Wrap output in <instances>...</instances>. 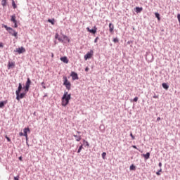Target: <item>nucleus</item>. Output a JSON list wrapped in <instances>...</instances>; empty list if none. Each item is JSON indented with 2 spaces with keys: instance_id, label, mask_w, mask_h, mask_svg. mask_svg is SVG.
<instances>
[{
  "instance_id": "obj_1",
  "label": "nucleus",
  "mask_w": 180,
  "mask_h": 180,
  "mask_svg": "<svg viewBox=\"0 0 180 180\" xmlns=\"http://www.w3.org/2000/svg\"><path fill=\"white\" fill-rule=\"evenodd\" d=\"M71 101V94H68V91H65L64 94L61 98V105L65 108Z\"/></svg>"
},
{
  "instance_id": "obj_9",
  "label": "nucleus",
  "mask_w": 180,
  "mask_h": 180,
  "mask_svg": "<svg viewBox=\"0 0 180 180\" xmlns=\"http://www.w3.org/2000/svg\"><path fill=\"white\" fill-rule=\"evenodd\" d=\"M70 77H72V81H76V79H79V77H78V73L75 72H71Z\"/></svg>"
},
{
  "instance_id": "obj_20",
  "label": "nucleus",
  "mask_w": 180,
  "mask_h": 180,
  "mask_svg": "<svg viewBox=\"0 0 180 180\" xmlns=\"http://www.w3.org/2000/svg\"><path fill=\"white\" fill-rule=\"evenodd\" d=\"M162 86L164 89H165L166 91H168V89H169V85H168L167 83H162Z\"/></svg>"
},
{
  "instance_id": "obj_34",
  "label": "nucleus",
  "mask_w": 180,
  "mask_h": 180,
  "mask_svg": "<svg viewBox=\"0 0 180 180\" xmlns=\"http://www.w3.org/2000/svg\"><path fill=\"white\" fill-rule=\"evenodd\" d=\"M129 136H130V137H131V140H135L136 139V137H134L132 132L130 133Z\"/></svg>"
},
{
  "instance_id": "obj_58",
  "label": "nucleus",
  "mask_w": 180,
  "mask_h": 180,
  "mask_svg": "<svg viewBox=\"0 0 180 180\" xmlns=\"http://www.w3.org/2000/svg\"><path fill=\"white\" fill-rule=\"evenodd\" d=\"M54 43H55V44H57V41H55Z\"/></svg>"
},
{
  "instance_id": "obj_2",
  "label": "nucleus",
  "mask_w": 180,
  "mask_h": 180,
  "mask_svg": "<svg viewBox=\"0 0 180 180\" xmlns=\"http://www.w3.org/2000/svg\"><path fill=\"white\" fill-rule=\"evenodd\" d=\"M2 27H4L7 32H8L9 34H11V36H13L14 37H18V32H16L15 30H13L11 27H8L6 25H2Z\"/></svg>"
},
{
  "instance_id": "obj_32",
  "label": "nucleus",
  "mask_w": 180,
  "mask_h": 180,
  "mask_svg": "<svg viewBox=\"0 0 180 180\" xmlns=\"http://www.w3.org/2000/svg\"><path fill=\"white\" fill-rule=\"evenodd\" d=\"M160 172H162V169H161V168L156 172V175L160 176V175H161Z\"/></svg>"
},
{
  "instance_id": "obj_35",
  "label": "nucleus",
  "mask_w": 180,
  "mask_h": 180,
  "mask_svg": "<svg viewBox=\"0 0 180 180\" xmlns=\"http://www.w3.org/2000/svg\"><path fill=\"white\" fill-rule=\"evenodd\" d=\"M127 44L130 45V47H133V46H131V44H133V41H128L127 42Z\"/></svg>"
},
{
  "instance_id": "obj_16",
  "label": "nucleus",
  "mask_w": 180,
  "mask_h": 180,
  "mask_svg": "<svg viewBox=\"0 0 180 180\" xmlns=\"http://www.w3.org/2000/svg\"><path fill=\"white\" fill-rule=\"evenodd\" d=\"M114 29H115V25H113V23H112V22L109 23V31H110V33H113Z\"/></svg>"
},
{
  "instance_id": "obj_37",
  "label": "nucleus",
  "mask_w": 180,
  "mask_h": 180,
  "mask_svg": "<svg viewBox=\"0 0 180 180\" xmlns=\"http://www.w3.org/2000/svg\"><path fill=\"white\" fill-rule=\"evenodd\" d=\"M5 139L7 140L8 143H11V138H9L8 136H6Z\"/></svg>"
},
{
  "instance_id": "obj_11",
  "label": "nucleus",
  "mask_w": 180,
  "mask_h": 180,
  "mask_svg": "<svg viewBox=\"0 0 180 180\" xmlns=\"http://www.w3.org/2000/svg\"><path fill=\"white\" fill-rule=\"evenodd\" d=\"M60 61H62L63 63H65V64H68L69 63V60L67 56H62L60 58Z\"/></svg>"
},
{
  "instance_id": "obj_30",
  "label": "nucleus",
  "mask_w": 180,
  "mask_h": 180,
  "mask_svg": "<svg viewBox=\"0 0 180 180\" xmlns=\"http://www.w3.org/2000/svg\"><path fill=\"white\" fill-rule=\"evenodd\" d=\"M82 148H84V146L83 145H81L79 148H78V150H77V153L79 154V153H81Z\"/></svg>"
},
{
  "instance_id": "obj_47",
  "label": "nucleus",
  "mask_w": 180,
  "mask_h": 180,
  "mask_svg": "<svg viewBox=\"0 0 180 180\" xmlns=\"http://www.w3.org/2000/svg\"><path fill=\"white\" fill-rule=\"evenodd\" d=\"M0 48H4V44L2 42H0Z\"/></svg>"
},
{
  "instance_id": "obj_28",
  "label": "nucleus",
  "mask_w": 180,
  "mask_h": 180,
  "mask_svg": "<svg viewBox=\"0 0 180 180\" xmlns=\"http://www.w3.org/2000/svg\"><path fill=\"white\" fill-rule=\"evenodd\" d=\"M130 171H136V166L134 165H131L129 167Z\"/></svg>"
},
{
  "instance_id": "obj_50",
  "label": "nucleus",
  "mask_w": 180,
  "mask_h": 180,
  "mask_svg": "<svg viewBox=\"0 0 180 180\" xmlns=\"http://www.w3.org/2000/svg\"><path fill=\"white\" fill-rule=\"evenodd\" d=\"M18 160H19L20 161H22V156H20V157L18 158Z\"/></svg>"
},
{
  "instance_id": "obj_4",
  "label": "nucleus",
  "mask_w": 180,
  "mask_h": 180,
  "mask_svg": "<svg viewBox=\"0 0 180 180\" xmlns=\"http://www.w3.org/2000/svg\"><path fill=\"white\" fill-rule=\"evenodd\" d=\"M93 56H94V50L91 49L90 50V51L87 52L86 55H84V58L85 61H86L87 60L92 58Z\"/></svg>"
},
{
  "instance_id": "obj_48",
  "label": "nucleus",
  "mask_w": 180,
  "mask_h": 180,
  "mask_svg": "<svg viewBox=\"0 0 180 180\" xmlns=\"http://www.w3.org/2000/svg\"><path fill=\"white\" fill-rule=\"evenodd\" d=\"M85 71H86V72H88V71H89V68L86 67V68H85Z\"/></svg>"
},
{
  "instance_id": "obj_24",
  "label": "nucleus",
  "mask_w": 180,
  "mask_h": 180,
  "mask_svg": "<svg viewBox=\"0 0 180 180\" xmlns=\"http://www.w3.org/2000/svg\"><path fill=\"white\" fill-rule=\"evenodd\" d=\"M1 5L3 8H5L8 5V1L6 0H1Z\"/></svg>"
},
{
  "instance_id": "obj_45",
  "label": "nucleus",
  "mask_w": 180,
  "mask_h": 180,
  "mask_svg": "<svg viewBox=\"0 0 180 180\" xmlns=\"http://www.w3.org/2000/svg\"><path fill=\"white\" fill-rule=\"evenodd\" d=\"M19 135L22 137V136H25V134L23 132H20Z\"/></svg>"
},
{
  "instance_id": "obj_43",
  "label": "nucleus",
  "mask_w": 180,
  "mask_h": 180,
  "mask_svg": "<svg viewBox=\"0 0 180 180\" xmlns=\"http://www.w3.org/2000/svg\"><path fill=\"white\" fill-rule=\"evenodd\" d=\"M19 175L16 176H14V180H19Z\"/></svg>"
},
{
  "instance_id": "obj_40",
  "label": "nucleus",
  "mask_w": 180,
  "mask_h": 180,
  "mask_svg": "<svg viewBox=\"0 0 180 180\" xmlns=\"http://www.w3.org/2000/svg\"><path fill=\"white\" fill-rule=\"evenodd\" d=\"M98 40H99V37H96L94 39V43H98Z\"/></svg>"
},
{
  "instance_id": "obj_12",
  "label": "nucleus",
  "mask_w": 180,
  "mask_h": 180,
  "mask_svg": "<svg viewBox=\"0 0 180 180\" xmlns=\"http://www.w3.org/2000/svg\"><path fill=\"white\" fill-rule=\"evenodd\" d=\"M22 89H24V87L22 85V83H19L18 89L15 91V94H19V93L22 92Z\"/></svg>"
},
{
  "instance_id": "obj_27",
  "label": "nucleus",
  "mask_w": 180,
  "mask_h": 180,
  "mask_svg": "<svg viewBox=\"0 0 180 180\" xmlns=\"http://www.w3.org/2000/svg\"><path fill=\"white\" fill-rule=\"evenodd\" d=\"M155 18H157L158 20H161V17L160 15L159 14V13H155Z\"/></svg>"
},
{
  "instance_id": "obj_44",
  "label": "nucleus",
  "mask_w": 180,
  "mask_h": 180,
  "mask_svg": "<svg viewBox=\"0 0 180 180\" xmlns=\"http://www.w3.org/2000/svg\"><path fill=\"white\" fill-rule=\"evenodd\" d=\"M153 98L154 99H157L158 98V96H157L156 94H154V96H153Z\"/></svg>"
},
{
  "instance_id": "obj_38",
  "label": "nucleus",
  "mask_w": 180,
  "mask_h": 180,
  "mask_svg": "<svg viewBox=\"0 0 180 180\" xmlns=\"http://www.w3.org/2000/svg\"><path fill=\"white\" fill-rule=\"evenodd\" d=\"M112 41H113L114 43H117V42L119 41V39H118V38H114V39H112Z\"/></svg>"
},
{
  "instance_id": "obj_49",
  "label": "nucleus",
  "mask_w": 180,
  "mask_h": 180,
  "mask_svg": "<svg viewBox=\"0 0 180 180\" xmlns=\"http://www.w3.org/2000/svg\"><path fill=\"white\" fill-rule=\"evenodd\" d=\"M158 167H160V168H161V167H162V162H159Z\"/></svg>"
},
{
  "instance_id": "obj_23",
  "label": "nucleus",
  "mask_w": 180,
  "mask_h": 180,
  "mask_svg": "<svg viewBox=\"0 0 180 180\" xmlns=\"http://www.w3.org/2000/svg\"><path fill=\"white\" fill-rule=\"evenodd\" d=\"M63 39H64L68 43H70V41H71L68 36L65 34H63Z\"/></svg>"
},
{
  "instance_id": "obj_17",
  "label": "nucleus",
  "mask_w": 180,
  "mask_h": 180,
  "mask_svg": "<svg viewBox=\"0 0 180 180\" xmlns=\"http://www.w3.org/2000/svg\"><path fill=\"white\" fill-rule=\"evenodd\" d=\"M23 131H24V136H27V133H30V128L25 127V128L23 129Z\"/></svg>"
},
{
  "instance_id": "obj_55",
  "label": "nucleus",
  "mask_w": 180,
  "mask_h": 180,
  "mask_svg": "<svg viewBox=\"0 0 180 180\" xmlns=\"http://www.w3.org/2000/svg\"><path fill=\"white\" fill-rule=\"evenodd\" d=\"M60 34H61V36L63 37V34H63V31L60 32Z\"/></svg>"
},
{
  "instance_id": "obj_3",
  "label": "nucleus",
  "mask_w": 180,
  "mask_h": 180,
  "mask_svg": "<svg viewBox=\"0 0 180 180\" xmlns=\"http://www.w3.org/2000/svg\"><path fill=\"white\" fill-rule=\"evenodd\" d=\"M63 85L65 86L66 89L68 91L71 90V82L68 81V79L67 78V76H63Z\"/></svg>"
},
{
  "instance_id": "obj_29",
  "label": "nucleus",
  "mask_w": 180,
  "mask_h": 180,
  "mask_svg": "<svg viewBox=\"0 0 180 180\" xmlns=\"http://www.w3.org/2000/svg\"><path fill=\"white\" fill-rule=\"evenodd\" d=\"M23 89H24V92L25 93V94H27L28 92H29V89H30V88H29V87H25V86H23Z\"/></svg>"
},
{
  "instance_id": "obj_21",
  "label": "nucleus",
  "mask_w": 180,
  "mask_h": 180,
  "mask_svg": "<svg viewBox=\"0 0 180 180\" xmlns=\"http://www.w3.org/2000/svg\"><path fill=\"white\" fill-rule=\"evenodd\" d=\"M143 155L145 160H148L151 153H150V152H147L146 154H143Z\"/></svg>"
},
{
  "instance_id": "obj_25",
  "label": "nucleus",
  "mask_w": 180,
  "mask_h": 180,
  "mask_svg": "<svg viewBox=\"0 0 180 180\" xmlns=\"http://www.w3.org/2000/svg\"><path fill=\"white\" fill-rule=\"evenodd\" d=\"M48 22H49V23H51L52 25H55L56 20L54 18H52V19L49 18Z\"/></svg>"
},
{
  "instance_id": "obj_57",
  "label": "nucleus",
  "mask_w": 180,
  "mask_h": 180,
  "mask_svg": "<svg viewBox=\"0 0 180 180\" xmlns=\"http://www.w3.org/2000/svg\"><path fill=\"white\" fill-rule=\"evenodd\" d=\"M51 57H54V53H52V54H51Z\"/></svg>"
},
{
  "instance_id": "obj_51",
  "label": "nucleus",
  "mask_w": 180,
  "mask_h": 180,
  "mask_svg": "<svg viewBox=\"0 0 180 180\" xmlns=\"http://www.w3.org/2000/svg\"><path fill=\"white\" fill-rule=\"evenodd\" d=\"M160 120H161V117H158L157 118V122H160Z\"/></svg>"
},
{
  "instance_id": "obj_22",
  "label": "nucleus",
  "mask_w": 180,
  "mask_h": 180,
  "mask_svg": "<svg viewBox=\"0 0 180 180\" xmlns=\"http://www.w3.org/2000/svg\"><path fill=\"white\" fill-rule=\"evenodd\" d=\"M73 137L75 138V140L76 141H81V136L80 135H75V134H73Z\"/></svg>"
},
{
  "instance_id": "obj_13",
  "label": "nucleus",
  "mask_w": 180,
  "mask_h": 180,
  "mask_svg": "<svg viewBox=\"0 0 180 180\" xmlns=\"http://www.w3.org/2000/svg\"><path fill=\"white\" fill-rule=\"evenodd\" d=\"M30 85H32V80H30V78L27 79V82H25V87L30 88Z\"/></svg>"
},
{
  "instance_id": "obj_14",
  "label": "nucleus",
  "mask_w": 180,
  "mask_h": 180,
  "mask_svg": "<svg viewBox=\"0 0 180 180\" xmlns=\"http://www.w3.org/2000/svg\"><path fill=\"white\" fill-rule=\"evenodd\" d=\"M6 103H8V100L0 101V109H4Z\"/></svg>"
},
{
  "instance_id": "obj_19",
  "label": "nucleus",
  "mask_w": 180,
  "mask_h": 180,
  "mask_svg": "<svg viewBox=\"0 0 180 180\" xmlns=\"http://www.w3.org/2000/svg\"><path fill=\"white\" fill-rule=\"evenodd\" d=\"M7 67H8V70H11V68H13V67H15V63L8 62V64Z\"/></svg>"
},
{
  "instance_id": "obj_5",
  "label": "nucleus",
  "mask_w": 180,
  "mask_h": 180,
  "mask_svg": "<svg viewBox=\"0 0 180 180\" xmlns=\"http://www.w3.org/2000/svg\"><path fill=\"white\" fill-rule=\"evenodd\" d=\"M11 22H13V23L14 24L13 27H14L15 29L18 28V20H16L15 14H13L11 16Z\"/></svg>"
},
{
  "instance_id": "obj_33",
  "label": "nucleus",
  "mask_w": 180,
  "mask_h": 180,
  "mask_svg": "<svg viewBox=\"0 0 180 180\" xmlns=\"http://www.w3.org/2000/svg\"><path fill=\"white\" fill-rule=\"evenodd\" d=\"M139 101V97L136 96L134 99L131 100V102H137Z\"/></svg>"
},
{
  "instance_id": "obj_18",
  "label": "nucleus",
  "mask_w": 180,
  "mask_h": 180,
  "mask_svg": "<svg viewBox=\"0 0 180 180\" xmlns=\"http://www.w3.org/2000/svg\"><path fill=\"white\" fill-rule=\"evenodd\" d=\"M134 11L136 13H141L143 12V7H136Z\"/></svg>"
},
{
  "instance_id": "obj_26",
  "label": "nucleus",
  "mask_w": 180,
  "mask_h": 180,
  "mask_svg": "<svg viewBox=\"0 0 180 180\" xmlns=\"http://www.w3.org/2000/svg\"><path fill=\"white\" fill-rule=\"evenodd\" d=\"M12 2V6L13 9H16L18 8V6L16 5V3H15V0H11Z\"/></svg>"
},
{
  "instance_id": "obj_52",
  "label": "nucleus",
  "mask_w": 180,
  "mask_h": 180,
  "mask_svg": "<svg viewBox=\"0 0 180 180\" xmlns=\"http://www.w3.org/2000/svg\"><path fill=\"white\" fill-rule=\"evenodd\" d=\"M26 144H27V147H30V145H29V142H26Z\"/></svg>"
},
{
  "instance_id": "obj_54",
  "label": "nucleus",
  "mask_w": 180,
  "mask_h": 180,
  "mask_svg": "<svg viewBox=\"0 0 180 180\" xmlns=\"http://www.w3.org/2000/svg\"><path fill=\"white\" fill-rule=\"evenodd\" d=\"M46 97H47V94H45L44 96V98H46Z\"/></svg>"
},
{
  "instance_id": "obj_36",
  "label": "nucleus",
  "mask_w": 180,
  "mask_h": 180,
  "mask_svg": "<svg viewBox=\"0 0 180 180\" xmlns=\"http://www.w3.org/2000/svg\"><path fill=\"white\" fill-rule=\"evenodd\" d=\"M41 85L42 86V87L44 88V89H46V83H44V82H42L41 83Z\"/></svg>"
},
{
  "instance_id": "obj_15",
  "label": "nucleus",
  "mask_w": 180,
  "mask_h": 180,
  "mask_svg": "<svg viewBox=\"0 0 180 180\" xmlns=\"http://www.w3.org/2000/svg\"><path fill=\"white\" fill-rule=\"evenodd\" d=\"M55 39L58 40V41H60V43H64V40L61 39V37H60V35L58 34V33H56L55 34Z\"/></svg>"
},
{
  "instance_id": "obj_42",
  "label": "nucleus",
  "mask_w": 180,
  "mask_h": 180,
  "mask_svg": "<svg viewBox=\"0 0 180 180\" xmlns=\"http://www.w3.org/2000/svg\"><path fill=\"white\" fill-rule=\"evenodd\" d=\"M131 147L132 148H135V150H139V148H137V146L136 145H132Z\"/></svg>"
},
{
  "instance_id": "obj_7",
  "label": "nucleus",
  "mask_w": 180,
  "mask_h": 180,
  "mask_svg": "<svg viewBox=\"0 0 180 180\" xmlns=\"http://www.w3.org/2000/svg\"><path fill=\"white\" fill-rule=\"evenodd\" d=\"M16 95V100L17 101H20V99H23V98H25V96H26V93L25 91L22 92V93H17L15 94Z\"/></svg>"
},
{
  "instance_id": "obj_31",
  "label": "nucleus",
  "mask_w": 180,
  "mask_h": 180,
  "mask_svg": "<svg viewBox=\"0 0 180 180\" xmlns=\"http://www.w3.org/2000/svg\"><path fill=\"white\" fill-rule=\"evenodd\" d=\"M101 157H102L103 160H105V159H106V153H105V152H103V153L101 154Z\"/></svg>"
},
{
  "instance_id": "obj_10",
  "label": "nucleus",
  "mask_w": 180,
  "mask_h": 180,
  "mask_svg": "<svg viewBox=\"0 0 180 180\" xmlns=\"http://www.w3.org/2000/svg\"><path fill=\"white\" fill-rule=\"evenodd\" d=\"M146 60H148V61H149L150 63H151L153 61V60H154V56H153V53H148L146 56Z\"/></svg>"
},
{
  "instance_id": "obj_6",
  "label": "nucleus",
  "mask_w": 180,
  "mask_h": 180,
  "mask_svg": "<svg viewBox=\"0 0 180 180\" xmlns=\"http://www.w3.org/2000/svg\"><path fill=\"white\" fill-rule=\"evenodd\" d=\"M13 53H18V54H23V53H26V49H25V47L21 46L15 49L13 51Z\"/></svg>"
},
{
  "instance_id": "obj_41",
  "label": "nucleus",
  "mask_w": 180,
  "mask_h": 180,
  "mask_svg": "<svg viewBox=\"0 0 180 180\" xmlns=\"http://www.w3.org/2000/svg\"><path fill=\"white\" fill-rule=\"evenodd\" d=\"M178 22L180 23V13L177 14Z\"/></svg>"
},
{
  "instance_id": "obj_8",
  "label": "nucleus",
  "mask_w": 180,
  "mask_h": 180,
  "mask_svg": "<svg viewBox=\"0 0 180 180\" xmlns=\"http://www.w3.org/2000/svg\"><path fill=\"white\" fill-rule=\"evenodd\" d=\"M86 30L87 32H89V33H91V34H96L98 27H96V26H94L93 29H90L89 27H87Z\"/></svg>"
},
{
  "instance_id": "obj_59",
  "label": "nucleus",
  "mask_w": 180,
  "mask_h": 180,
  "mask_svg": "<svg viewBox=\"0 0 180 180\" xmlns=\"http://www.w3.org/2000/svg\"><path fill=\"white\" fill-rule=\"evenodd\" d=\"M34 115H36V112H34Z\"/></svg>"
},
{
  "instance_id": "obj_53",
  "label": "nucleus",
  "mask_w": 180,
  "mask_h": 180,
  "mask_svg": "<svg viewBox=\"0 0 180 180\" xmlns=\"http://www.w3.org/2000/svg\"><path fill=\"white\" fill-rule=\"evenodd\" d=\"M77 134H81V131H77Z\"/></svg>"
},
{
  "instance_id": "obj_46",
  "label": "nucleus",
  "mask_w": 180,
  "mask_h": 180,
  "mask_svg": "<svg viewBox=\"0 0 180 180\" xmlns=\"http://www.w3.org/2000/svg\"><path fill=\"white\" fill-rule=\"evenodd\" d=\"M26 143L29 142V137L27 136H25Z\"/></svg>"
},
{
  "instance_id": "obj_56",
  "label": "nucleus",
  "mask_w": 180,
  "mask_h": 180,
  "mask_svg": "<svg viewBox=\"0 0 180 180\" xmlns=\"http://www.w3.org/2000/svg\"><path fill=\"white\" fill-rule=\"evenodd\" d=\"M60 34H61V36L63 37V34H63V31L60 32Z\"/></svg>"
},
{
  "instance_id": "obj_39",
  "label": "nucleus",
  "mask_w": 180,
  "mask_h": 180,
  "mask_svg": "<svg viewBox=\"0 0 180 180\" xmlns=\"http://www.w3.org/2000/svg\"><path fill=\"white\" fill-rule=\"evenodd\" d=\"M83 141L85 143L86 147H89V143H88V141H85V139H84Z\"/></svg>"
}]
</instances>
